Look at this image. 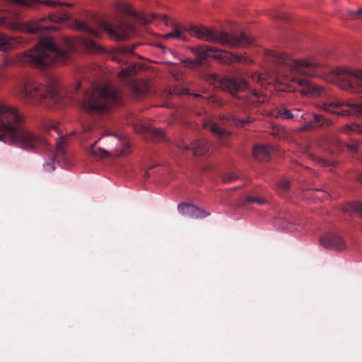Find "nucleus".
Instances as JSON below:
<instances>
[{"label":"nucleus","instance_id":"1","mask_svg":"<svg viewBox=\"0 0 362 362\" xmlns=\"http://www.w3.org/2000/svg\"><path fill=\"white\" fill-rule=\"evenodd\" d=\"M45 4L48 6H60L55 13H51L48 17L35 20L25 25V30L31 34L41 35L49 30H56L57 25L52 23H61L70 20V16L62 7L63 4L53 0H0V25L13 28V21L17 18L24 7H33L37 4Z\"/></svg>","mask_w":362,"mask_h":362},{"label":"nucleus","instance_id":"2","mask_svg":"<svg viewBox=\"0 0 362 362\" xmlns=\"http://www.w3.org/2000/svg\"><path fill=\"white\" fill-rule=\"evenodd\" d=\"M17 109L0 105V141L28 150L45 147L47 139L27 129Z\"/></svg>","mask_w":362,"mask_h":362},{"label":"nucleus","instance_id":"3","mask_svg":"<svg viewBox=\"0 0 362 362\" xmlns=\"http://www.w3.org/2000/svg\"><path fill=\"white\" fill-rule=\"evenodd\" d=\"M75 50L74 42L66 39L63 47L49 38L43 37L33 49L16 55V63L21 66L44 67L66 62Z\"/></svg>","mask_w":362,"mask_h":362},{"label":"nucleus","instance_id":"4","mask_svg":"<svg viewBox=\"0 0 362 362\" xmlns=\"http://www.w3.org/2000/svg\"><path fill=\"white\" fill-rule=\"evenodd\" d=\"M267 55L269 59L280 69L281 73H291L294 75L293 81L299 86L304 87L302 93L312 96L322 95L324 90L322 87L313 84L310 81L303 76H315L320 64L314 60H295L284 53L274 50H268Z\"/></svg>","mask_w":362,"mask_h":362},{"label":"nucleus","instance_id":"5","mask_svg":"<svg viewBox=\"0 0 362 362\" xmlns=\"http://www.w3.org/2000/svg\"><path fill=\"white\" fill-rule=\"evenodd\" d=\"M18 94L25 103H42L47 107L59 103L65 96L58 80L54 77L48 79L46 86L36 81H27L19 86Z\"/></svg>","mask_w":362,"mask_h":362},{"label":"nucleus","instance_id":"6","mask_svg":"<svg viewBox=\"0 0 362 362\" xmlns=\"http://www.w3.org/2000/svg\"><path fill=\"white\" fill-rule=\"evenodd\" d=\"M79 103L86 112L99 115L107 112L112 105H120L122 98L117 90L107 86L92 84Z\"/></svg>","mask_w":362,"mask_h":362},{"label":"nucleus","instance_id":"7","mask_svg":"<svg viewBox=\"0 0 362 362\" xmlns=\"http://www.w3.org/2000/svg\"><path fill=\"white\" fill-rule=\"evenodd\" d=\"M192 35L207 42H216L230 48H245L253 44V38L245 33L229 34L225 31H214L203 25L189 28Z\"/></svg>","mask_w":362,"mask_h":362},{"label":"nucleus","instance_id":"8","mask_svg":"<svg viewBox=\"0 0 362 362\" xmlns=\"http://www.w3.org/2000/svg\"><path fill=\"white\" fill-rule=\"evenodd\" d=\"M222 89L232 96L243 100L247 105L260 103L259 95L248 88L245 80L238 78L224 77L220 80Z\"/></svg>","mask_w":362,"mask_h":362},{"label":"nucleus","instance_id":"9","mask_svg":"<svg viewBox=\"0 0 362 362\" xmlns=\"http://www.w3.org/2000/svg\"><path fill=\"white\" fill-rule=\"evenodd\" d=\"M189 49L196 57V62L198 64H202L209 57L226 64H230L234 62H242L247 61V58L243 55L234 54L231 52L219 50L215 47L206 45H197Z\"/></svg>","mask_w":362,"mask_h":362},{"label":"nucleus","instance_id":"10","mask_svg":"<svg viewBox=\"0 0 362 362\" xmlns=\"http://www.w3.org/2000/svg\"><path fill=\"white\" fill-rule=\"evenodd\" d=\"M336 82L343 90L358 93L362 89V71L338 69L335 71Z\"/></svg>","mask_w":362,"mask_h":362},{"label":"nucleus","instance_id":"11","mask_svg":"<svg viewBox=\"0 0 362 362\" xmlns=\"http://www.w3.org/2000/svg\"><path fill=\"white\" fill-rule=\"evenodd\" d=\"M320 109L342 117L350 115L362 116V103H348L339 99L323 103Z\"/></svg>","mask_w":362,"mask_h":362},{"label":"nucleus","instance_id":"12","mask_svg":"<svg viewBox=\"0 0 362 362\" xmlns=\"http://www.w3.org/2000/svg\"><path fill=\"white\" fill-rule=\"evenodd\" d=\"M93 18L95 24L98 28L107 32L111 37L116 40H127L131 36L132 32H133V28L130 25L121 24L114 28L111 24L103 19L95 17Z\"/></svg>","mask_w":362,"mask_h":362},{"label":"nucleus","instance_id":"13","mask_svg":"<svg viewBox=\"0 0 362 362\" xmlns=\"http://www.w3.org/2000/svg\"><path fill=\"white\" fill-rule=\"evenodd\" d=\"M320 245L327 248L337 252H341L346 248V245L344 238L332 233H327L322 235L320 238Z\"/></svg>","mask_w":362,"mask_h":362},{"label":"nucleus","instance_id":"14","mask_svg":"<svg viewBox=\"0 0 362 362\" xmlns=\"http://www.w3.org/2000/svg\"><path fill=\"white\" fill-rule=\"evenodd\" d=\"M177 210L183 216L192 218H203L210 215L209 212L199 208L193 204L181 203L178 205Z\"/></svg>","mask_w":362,"mask_h":362},{"label":"nucleus","instance_id":"15","mask_svg":"<svg viewBox=\"0 0 362 362\" xmlns=\"http://www.w3.org/2000/svg\"><path fill=\"white\" fill-rule=\"evenodd\" d=\"M313 119L304 127L305 129H327L333 124L332 121L321 114H313Z\"/></svg>","mask_w":362,"mask_h":362},{"label":"nucleus","instance_id":"16","mask_svg":"<svg viewBox=\"0 0 362 362\" xmlns=\"http://www.w3.org/2000/svg\"><path fill=\"white\" fill-rule=\"evenodd\" d=\"M69 26L73 29L87 34L90 37H100V32L94 29L91 25L86 21L75 19L70 23Z\"/></svg>","mask_w":362,"mask_h":362},{"label":"nucleus","instance_id":"17","mask_svg":"<svg viewBox=\"0 0 362 362\" xmlns=\"http://www.w3.org/2000/svg\"><path fill=\"white\" fill-rule=\"evenodd\" d=\"M272 151L273 148L270 146L256 145L253 148V155L259 160L267 161Z\"/></svg>","mask_w":362,"mask_h":362},{"label":"nucleus","instance_id":"18","mask_svg":"<svg viewBox=\"0 0 362 362\" xmlns=\"http://www.w3.org/2000/svg\"><path fill=\"white\" fill-rule=\"evenodd\" d=\"M21 41L17 37H8L0 33V51L6 52L18 47Z\"/></svg>","mask_w":362,"mask_h":362},{"label":"nucleus","instance_id":"19","mask_svg":"<svg viewBox=\"0 0 362 362\" xmlns=\"http://www.w3.org/2000/svg\"><path fill=\"white\" fill-rule=\"evenodd\" d=\"M209 150V144L206 139H198L192 144V151L194 156H202Z\"/></svg>","mask_w":362,"mask_h":362},{"label":"nucleus","instance_id":"20","mask_svg":"<svg viewBox=\"0 0 362 362\" xmlns=\"http://www.w3.org/2000/svg\"><path fill=\"white\" fill-rule=\"evenodd\" d=\"M204 126L209 129L211 133L218 137H226L229 135V132L224 128L221 127L216 123L210 119H206L204 122Z\"/></svg>","mask_w":362,"mask_h":362},{"label":"nucleus","instance_id":"21","mask_svg":"<svg viewBox=\"0 0 362 362\" xmlns=\"http://www.w3.org/2000/svg\"><path fill=\"white\" fill-rule=\"evenodd\" d=\"M221 119L226 120L230 125H235L238 127H244L252 122L251 118L247 117L246 119H238L233 115H224Z\"/></svg>","mask_w":362,"mask_h":362},{"label":"nucleus","instance_id":"22","mask_svg":"<svg viewBox=\"0 0 362 362\" xmlns=\"http://www.w3.org/2000/svg\"><path fill=\"white\" fill-rule=\"evenodd\" d=\"M81 45L89 53H100L103 51V48L100 45L90 39L81 40Z\"/></svg>","mask_w":362,"mask_h":362},{"label":"nucleus","instance_id":"23","mask_svg":"<svg viewBox=\"0 0 362 362\" xmlns=\"http://www.w3.org/2000/svg\"><path fill=\"white\" fill-rule=\"evenodd\" d=\"M274 115L276 117H281L282 119H293L295 117H298V115H295L293 113L291 112L290 110L284 107H280L276 108L274 111Z\"/></svg>","mask_w":362,"mask_h":362},{"label":"nucleus","instance_id":"24","mask_svg":"<svg viewBox=\"0 0 362 362\" xmlns=\"http://www.w3.org/2000/svg\"><path fill=\"white\" fill-rule=\"evenodd\" d=\"M342 132L346 134H351V133L356 132L359 134H362V126L359 125L358 124H355V123L350 124H346L344 127H343Z\"/></svg>","mask_w":362,"mask_h":362},{"label":"nucleus","instance_id":"25","mask_svg":"<svg viewBox=\"0 0 362 362\" xmlns=\"http://www.w3.org/2000/svg\"><path fill=\"white\" fill-rule=\"evenodd\" d=\"M290 187V182L286 179H281L276 183L275 190L279 193L286 192Z\"/></svg>","mask_w":362,"mask_h":362},{"label":"nucleus","instance_id":"26","mask_svg":"<svg viewBox=\"0 0 362 362\" xmlns=\"http://www.w3.org/2000/svg\"><path fill=\"white\" fill-rule=\"evenodd\" d=\"M132 88L134 92L138 95H143L148 91V86L143 81L134 83Z\"/></svg>","mask_w":362,"mask_h":362},{"label":"nucleus","instance_id":"27","mask_svg":"<svg viewBox=\"0 0 362 362\" xmlns=\"http://www.w3.org/2000/svg\"><path fill=\"white\" fill-rule=\"evenodd\" d=\"M98 141H96L94 144H93L90 147H89V149H88V151L90 154H92L93 156H95V157H100V158H103V157H105L109 155V153L103 149V148H98V151H96L95 149V144H97V142Z\"/></svg>","mask_w":362,"mask_h":362},{"label":"nucleus","instance_id":"28","mask_svg":"<svg viewBox=\"0 0 362 362\" xmlns=\"http://www.w3.org/2000/svg\"><path fill=\"white\" fill-rule=\"evenodd\" d=\"M311 158L313 160L323 167L334 166L336 163L334 160H327L317 156H311Z\"/></svg>","mask_w":362,"mask_h":362},{"label":"nucleus","instance_id":"29","mask_svg":"<svg viewBox=\"0 0 362 362\" xmlns=\"http://www.w3.org/2000/svg\"><path fill=\"white\" fill-rule=\"evenodd\" d=\"M135 72V67L133 66H129L127 68L123 69L118 73V76L119 78H124L131 76Z\"/></svg>","mask_w":362,"mask_h":362},{"label":"nucleus","instance_id":"30","mask_svg":"<svg viewBox=\"0 0 362 362\" xmlns=\"http://www.w3.org/2000/svg\"><path fill=\"white\" fill-rule=\"evenodd\" d=\"M349 209L356 212L359 216L362 218V203L352 202L349 205Z\"/></svg>","mask_w":362,"mask_h":362},{"label":"nucleus","instance_id":"31","mask_svg":"<svg viewBox=\"0 0 362 362\" xmlns=\"http://www.w3.org/2000/svg\"><path fill=\"white\" fill-rule=\"evenodd\" d=\"M65 139L62 136L59 138V140L57 141V156H62L64 154V144Z\"/></svg>","mask_w":362,"mask_h":362},{"label":"nucleus","instance_id":"32","mask_svg":"<svg viewBox=\"0 0 362 362\" xmlns=\"http://www.w3.org/2000/svg\"><path fill=\"white\" fill-rule=\"evenodd\" d=\"M238 176L234 173H226L222 175L223 182H231L238 179Z\"/></svg>","mask_w":362,"mask_h":362},{"label":"nucleus","instance_id":"33","mask_svg":"<svg viewBox=\"0 0 362 362\" xmlns=\"http://www.w3.org/2000/svg\"><path fill=\"white\" fill-rule=\"evenodd\" d=\"M54 164H55V158L54 157H52V158H50L49 159V160H47L44 164V168H45L46 171L52 172V171H53L55 169Z\"/></svg>","mask_w":362,"mask_h":362},{"label":"nucleus","instance_id":"34","mask_svg":"<svg viewBox=\"0 0 362 362\" xmlns=\"http://www.w3.org/2000/svg\"><path fill=\"white\" fill-rule=\"evenodd\" d=\"M210 102L218 107H223L226 105V102H224L221 98L216 96H212L209 98Z\"/></svg>","mask_w":362,"mask_h":362},{"label":"nucleus","instance_id":"35","mask_svg":"<svg viewBox=\"0 0 362 362\" xmlns=\"http://www.w3.org/2000/svg\"><path fill=\"white\" fill-rule=\"evenodd\" d=\"M245 201L247 203H257L259 205H262L264 203H266V201L261 198L254 197L252 196H247L245 199Z\"/></svg>","mask_w":362,"mask_h":362},{"label":"nucleus","instance_id":"36","mask_svg":"<svg viewBox=\"0 0 362 362\" xmlns=\"http://www.w3.org/2000/svg\"><path fill=\"white\" fill-rule=\"evenodd\" d=\"M173 32L174 33L175 38L181 40L182 41H186L187 40L186 36L177 28H175V30Z\"/></svg>","mask_w":362,"mask_h":362},{"label":"nucleus","instance_id":"37","mask_svg":"<svg viewBox=\"0 0 362 362\" xmlns=\"http://www.w3.org/2000/svg\"><path fill=\"white\" fill-rule=\"evenodd\" d=\"M346 147L351 153H356L360 147V145L358 142L352 141L351 143L347 144Z\"/></svg>","mask_w":362,"mask_h":362},{"label":"nucleus","instance_id":"38","mask_svg":"<svg viewBox=\"0 0 362 362\" xmlns=\"http://www.w3.org/2000/svg\"><path fill=\"white\" fill-rule=\"evenodd\" d=\"M153 136L158 139H163L164 137V132L160 129H154L153 130Z\"/></svg>","mask_w":362,"mask_h":362},{"label":"nucleus","instance_id":"39","mask_svg":"<svg viewBox=\"0 0 362 362\" xmlns=\"http://www.w3.org/2000/svg\"><path fill=\"white\" fill-rule=\"evenodd\" d=\"M177 147L178 148H180V149H185V150H187V151H189L191 150L192 151V145L189 146L188 144H187L185 141H179L177 144Z\"/></svg>","mask_w":362,"mask_h":362},{"label":"nucleus","instance_id":"40","mask_svg":"<svg viewBox=\"0 0 362 362\" xmlns=\"http://www.w3.org/2000/svg\"><path fill=\"white\" fill-rule=\"evenodd\" d=\"M95 128V124H86L83 126V132L84 134H86L88 132H92L94 131Z\"/></svg>","mask_w":362,"mask_h":362},{"label":"nucleus","instance_id":"41","mask_svg":"<svg viewBox=\"0 0 362 362\" xmlns=\"http://www.w3.org/2000/svg\"><path fill=\"white\" fill-rule=\"evenodd\" d=\"M350 17L354 18L356 16L362 14V8L358 9L357 11H349Z\"/></svg>","mask_w":362,"mask_h":362},{"label":"nucleus","instance_id":"42","mask_svg":"<svg viewBox=\"0 0 362 362\" xmlns=\"http://www.w3.org/2000/svg\"><path fill=\"white\" fill-rule=\"evenodd\" d=\"M273 17L275 18H278V19H282V20L286 19V18L281 13H280L279 12L276 13L275 14H274Z\"/></svg>","mask_w":362,"mask_h":362},{"label":"nucleus","instance_id":"43","mask_svg":"<svg viewBox=\"0 0 362 362\" xmlns=\"http://www.w3.org/2000/svg\"><path fill=\"white\" fill-rule=\"evenodd\" d=\"M125 153H127V150H126V148H123L119 152L116 151L114 153V155L116 156H119L124 155Z\"/></svg>","mask_w":362,"mask_h":362},{"label":"nucleus","instance_id":"44","mask_svg":"<svg viewBox=\"0 0 362 362\" xmlns=\"http://www.w3.org/2000/svg\"><path fill=\"white\" fill-rule=\"evenodd\" d=\"M173 37L175 38L173 32L168 33L164 35L165 39H170Z\"/></svg>","mask_w":362,"mask_h":362},{"label":"nucleus","instance_id":"45","mask_svg":"<svg viewBox=\"0 0 362 362\" xmlns=\"http://www.w3.org/2000/svg\"><path fill=\"white\" fill-rule=\"evenodd\" d=\"M252 79L254 81H256L257 82H259L260 80H261V76L257 74H255L253 76H252Z\"/></svg>","mask_w":362,"mask_h":362},{"label":"nucleus","instance_id":"46","mask_svg":"<svg viewBox=\"0 0 362 362\" xmlns=\"http://www.w3.org/2000/svg\"><path fill=\"white\" fill-rule=\"evenodd\" d=\"M162 21L165 23V25H168V18L167 16H162Z\"/></svg>","mask_w":362,"mask_h":362},{"label":"nucleus","instance_id":"47","mask_svg":"<svg viewBox=\"0 0 362 362\" xmlns=\"http://www.w3.org/2000/svg\"><path fill=\"white\" fill-rule=\"evenodd\" d=\"M81 83L78 82L75 88V90L78 91L81 88Z\"/></svg>","mask_w":362,"mask_h":362},{"label":"nucleus","instance_id":"48","mask_svg":"<svg viewBox=\"0 0 362 362\" xmlns=\"http://www.w3.org/2000/svg\"><path fill=\"white\" fill-rule=\"evenodd\" d=\"M51 129L55 130L57 132H58V131H59L58 127H57L56 125H52L50 127L49 130H51Z\"/></svg>","mask_w":362,"mask_h":362},{"label":"nucleus","instance_id":"49","mask_svg":"<svg viewBox=\"0 0 362 362\" xmlns=\"http://www.w3.org/2000/svg\"><path fill=\"white\" fill-rule=\"evenodd\" d=\"M357 180L358 182H360L362 184V173H361L358 175Z\"/></svg>","mask_w":362,"mask_h":362},{"label":"nucleus","instance_id":"50","mask_svg":"<svg viewBox=\"0 0 362 362\" xmlns=\"http://www.w3.org/2000/svg\"><path fill=\"white\" fill-rule=\"evenodd\" d=\"M133 51L132 49H124V52H132Z\"/></svg>","mask_w":362,"mask_h":362},{"label":"nucleus","instance_id":"51","mask_svg":"<svg viewBox=\"0 0 362 362\" xmlns=\"http://www.w3.org/2000/svg\"><path fill=\"white\" fill-rule=\"evenodd\" d=\"M145 177L147 178L149 177V173L146 171L145 172Z\"/></svg>","mask_w":362,"mask_h":362},{"label":"nucleus","instance_id":"52","mask_svg":"<svg viewBox=\"0 0 362 362\" xmlns=\"http://www.w3.org/2000/svg\"><path fill=\"white\" fill-rule=\"evenodd\" d=\"M194 96L195 97H201V95L199 94H195Z\"/></svg>","mask_w":362,"mask_h":362},{"label":"nucleus","instance_id":"53","mask_svg":"<svg viewBox=\"0 0 362 362\" xmlns=\"http://www.w3.org/2000/svg\"><path fill=\"white\" fill-rule=\"evenodd\" d=\"M66 5L67 6H71V4H66Z\"/></svg>","mask_w":362,"mask_h":362},{"label":"nucleus","instance_id":"54","mask_svg":"<svg viewBox=\"0 0 362 362\" xmlns=\"http://www.w3.org/2000/svg\"><path fill=\"white\" fill-rule=\"evenodd\" d=\"M361 230H362V225H361Z\"/></svg>","mask_w":362,"mask_h":362}]
</instances>
